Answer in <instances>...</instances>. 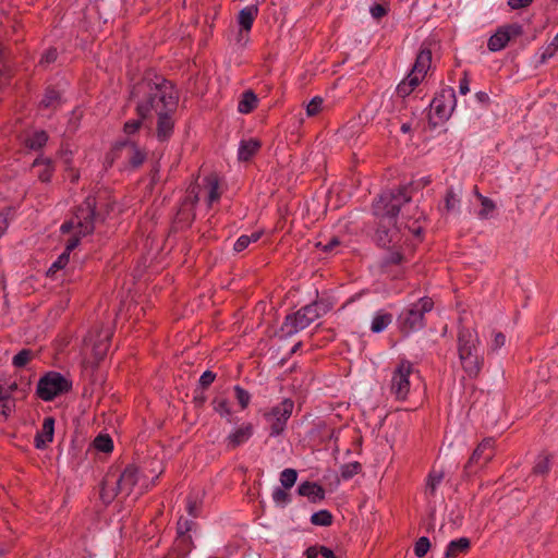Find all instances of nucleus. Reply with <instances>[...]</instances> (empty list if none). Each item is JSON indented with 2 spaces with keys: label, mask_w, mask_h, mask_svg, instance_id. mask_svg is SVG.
Masks as SVG:
<instances>
[{
  "label": "nucleus",
  "mask_w": 558,
  "mask_h": 558,
  "mask_svg": "<svg viewBox=\"0 0 558 558\" xmlns=\"http://www.w3.org/2000/svg\"><path fill=\"white\" fill-rule=\"evenodd\" d=\"M132 95L138 98L136 111L142 119L150 117L153 112L158 117V140L162 142L169 140L174 128L172 116L179 99L171 83L165 78H157L156 82L145 78L134 86Z\"/></svg>",
  "instance_id": "f257e3e1"
},
{
  "label": "nucleus",
  "mask_w": 558,
  "mask_h": 558,
  "mask_svg": "<svg viewBox=\"0 0 558 558\" xmlns=\"http://www.w3.org/2000/svg\"><path fill=\"white\" fill-rule=\"evenodd\" d=\"M95 219L96 198L88 196L76 207L73 216L61 225L60 230L62 233L71 234V238H77L80 242L81 238L93 233Z\"/></svg>",
  "instance_id": "f03ea898"
},
{
  "label": "nucleus",
  "mask_w": 558,
  "mask_h": 558,
  "mask_svg": "<svg viewBox=\"0 0 558 558\" xmlns=\"http://www.w3.org/2000/svg\"><path fill=\"white\" fill-rule=\"evenodd\" d=\"M478 337L475 330L462 327L458 332V353L462 368L469 377H476L482 368L483 359L478 354Z\"/></svg>",
  "instance_id": "7ed1b4c3"
},
{
  "label": "nucleus",
  "mask_w": 558,
  "mask_h": 558,
  "mask_svg": "<svg viewBox=\"0 0 558 558\" xmlns=\"http://www.w3.org/2000/svg\"><path fill=\"white\" fill-rule=\"evenodd\" d=\"M411 195L408 187H400L383 192L373 204L375 216L387 223H393L401 207L410 203Z\"/></svg>",
  "instance_id": "20e7f679"
},
{
  "label": "nucleus",
  "mask_w": 558,
  "mask_h": 558,
  "mask_svg": "<svg viewBox=\"0 0 558 558\" xmlns=\"http://www.w3.org/2000/svg\"><path fill=\"white\" fill-rule=\"evenodd\" d=\"M434 302L430 298H421L417 302L404 308L399 316L400 329L404 333L421 330L425 326L424 315L430 312Z\"/></svg>",
  "instance_id": "39448f33"
},
{
  "label": "nucleus",
  "mask_w": 558,
  "mask_h": 558,
  "mask_svg": "<svg viewBox=\"0 0 558 558\" xmlns=\"http://www.w3.org/2000/svg\"><path fill=\"white\" fill-rule=\"evenodd\" d=\"M293 409L294 401L290 398H284L280 403L264 412L263 416L268 424L270 437H278L286 430Z\"/></svg>",
  "instance_id": "423d86ee"
},
{
  "label": "nucleus",
  "mask_w": 558,
  "mask_h": 558,
  "mask_svg": "<svg viewBox=\"0 0 558 558\" xmlns=\"http://www.w3.org/2000/svg\"><path fill=\"white\" fill-rule=\"evenodd\" d=\"M418 376L414 365L402 360L393 369L390 380V391L398 400H405L411 391L412 377Z\"/></svg>",
  "instance_id": "0eeeda50"
},
{
  "label": "nucleus",
  "mask_w": 558,
  "mask_h": 558,
  "mask_svg": "<svg viewBox=\"0 0 558 558\" xmlns=\"http://www.w3.org/2000/svg\"><path fill=\"white\" fill-rule=\"evenodd\" d=\"M457 105V98L454 89L451 87L442 88L432 100L429 108V120L434 125H438L447 121L454 107Z\"/></svg>",
  "instance_id": "6e6552de"
},
{
  "label": "nucleus",
  "mask_w": 558,
  "mask_h": 558,
  "mask_svg": "<svg viewBox=\"0 0 558 558\" xmlns=\"http://www.w3.org/2000/svg\"><path fill=\"white\" fill-rule=\"evenodd\" d=\"M72 383L58 372H49L43 376L36 388L37 396L44 401H51L61 393L68 392Z\"/></svg>",
  "instance_id": "1a4fd4ad"
},
{
  "label": "nucleus",
  "mask_w": 558,
  "mask_h": 558,
  "mask_svg": "<svg viewBox=\"0 0 558 558\" xmlns=\"http://www.w3.org/2000/svg\"><path fill=\"white\" fill-rule=\"evenodd\" d=\"M319 317L316 303H312L301 307L294 314L288 315L282 324V330L292 336L314 323Z\"/></svg>",
  "instance_id": "9d476101"
},
{
  "label": "nucleus",
  "mask_w": 558,
  "mask_h": 558,
  "mask_svg": "<svg viewBox=\"0 0 558 558\" xmlns=\"http://www.w3.org/2000/svg\"><path fill=\"white\" fill-rule=\"evenodd\" d=\"M119 494L128 497L133 493L143 494L148 485L135 465H128L116 481Z\"/></svg>",
  "instance_id": "9b49d317"
},
{
  "label": "nucleus",
  "mask_w": 558,
  "mask_h": 558,
  "mask_svg": "<svg viewBox=\"0 0 558 558\" xmlns=\"http://www.w3.org/2000/svg\"><path fill=\"white\" fill-rule=\"evenodd\" d=\"M495 456V440L493 438H485L473 451L468 466L473 464L478 466L486 465Z\"/></svg>",
  "instance_id": "f8f14e48"
},
{
  "label": "nucleus",
  "mask_w": 558,
  "mask_h": 558,
  "mask_svg": "<svg viewBox=\"0 0 558 558\" xmlns=\"http://www.w3.org/2000/svg\"><path fill=\"white\" fill-rule=\"evenodd\" d=\"M258 14L257 5H247L239 12L238 22L241 29L238 35V41L245 45L248 40V33L252 29L253 23Z\"/></svg>",
  "instance_id": "ddd939ff"
},
{
  "label": "nucleus",
  "mask_w": 558,
  "mask_h": 558,
  "mask_svg": "<svg viewBox=\"0 0 558 558\" xmlns=\"http://www.w3.org/2000/svg\"><path fill=\"white\" fill-rule=\"evenodd\" d=\"M521 27L518 25L500 27L488 39L487 47L490 51H499L504 49L513 35H519Z\"/></svg>",
  "instance_id": "4468645a"
},
{
  "label": "nucleus",
  "mask_w": 558,
  "mask_h": 558,
  "mask_svg": "<svg viewBox=\"0 0 558 558\" xmlns=\"http://www.w3.org/2000/svg\"><path fill=\"white\" fill-rule=\"evenodd\" d=\"M254 435V426L252 423H244L241 426L234 428L227 437L226 445L230 449L247 442Z\"/></svg>",
  "instance_id": "2eb2a0df"
},
{
  "label": "nucleus",
  "mask_w": 558,
  "mask_h": 558,
  "mask_svg": "<svg viewBox=\"0 0 558 558\" xmlns=\"http://www.w3.org/2000/svg\"><path fill=\"white\" fill-rule=\"evenodd\" d=\"M123 151H125L130 165L134 168L140 167L146 158L145 153L142 151L134 143L129 141L121 142L114 147L116 154H122Z\"/></svg>",
  "instance_id": "dca6fc26"
},
{
  "label": "nucleus",
  "mask_w": 558,
  "mask_h": 558,
  "mask_svg": "<svg viewBox=\"0 0 558 558\" xmlns=\"http://www.w3.org/2000/svg\"><path fill=\"white\" fill-rule=\"evenodd\" d=\"M54 434V418L47 416L44 418L40 430L35 436V447L37 449H45L52 442Z\"/></svg>",
  "instance_id": "f3484780"
},
{
  "label": "nucleus",
  "mask_w": 558,
  "mask_h": 558,
  "mask_svg": "<svg viewBox=\"0 0 558 558\" xmlns=\"http://www.w3.org/2000/svg\"><path fill=\"white\" fill-rule=\"evenodd\" d=\"M430 65L432 51L427 48H422L416 56L415 62L411 69V73L424 80L430 69Z\"/></svg>",
  "instance_id": "a211bd4d"
},
{
  "label": "nucleus",
  "mask_w": 558,
  "mask_h": 558,
  "mask_svg": "<svg viewBox=\"0 0 558 558\" xmlns=\"http://www.w3.org/2000/svg\"><path fill=\"white\" fill-rule=\"evenodd\" d=\"M298 493L314 504L325 498V489L319 484L310 481L301 483L298 487Z\"/></svg>",
  "instance_id": "6ab92c4d"
},
{
  "label": "nucleus",
  "mask_w": 558,
  "mask_h": 558,
  "mask_svg": "<svg viewBox=\"0 0 558 558\" xmlns=\"http://www.w3.org/2000/svg\"><path fill=\"white\" fill-rule=\"evenodd\" d=\"M78 245L77 238H70L66 242L65 251L51 264L47 270L48 277H53L54 274L63 269L70 259V252Z\"/></svg>",
  "instance_id": "aec40b11"
},
{
  "label": "nucleus",
  "mask_w": 558,
  "mask_h": 558,
  "mask_svg": "<svg viewBox=\"0 0 558 558\" xmlns=\"http://www.w3.org/2000/svg\"><path fill=\"white\" fill-rule=\"evenodd\" d=\"M260 141L256 138L242 140L238 149L239 160L248 161L260 149Z\"/></svg>",
  "instance_id": "412c9836"
},
{
  "label": "nucleus",
  "mask_w": 558,
  "mask_h": 558,
  "mask_svg": "<svg viewBox=\"0 0 558 558\" xmlns=\"http://www.w3.org/2000/svg\"><path fill=\"white\" fill-rule=\"evenodd\" d=\"M471 547V542L468 537H460L451 541L445 551L446 558H460V556L468 554Z\"/></svg>",
  "instance_id": "4be33fe9"
},
{
  "label": "nucleus",
  "mask_w": 558,
  "mask_h": 558,
  "mask_svg": "<svg viewBox=\"0 0 558 558\" xmlns=\"http://www.w3.org/2000/svg\"><path fill=\"white\" fill-rule=\"evenodd\" d=\"M33 167H40V170L37 173L39 181L50 182L52 174L54 172V166L50 158L39 156L34 160Z\"/></svg>",
  "instance_id": "5701e85b"
},
{
  "label": "nucleus",
  "mask_w": 558,
  "mask_h": 558,
  "mask_svg": "<svg viewBox=\"0 0 558 558\" xmlns=\"http://www.w3.org/2000/svg\"><path fill=\"white\" fill-rule=\"evenodd\" d=\"M422 78L413 73H409L397 86V94L401 98H405L411 95L414 89L422 83Z\"/></svg>",
  "instance_id": "b1692460"
},
{
  "label": "nucleus",
  "mask_w": 558,
  "mask_h": 558,
  "mask_svg": "<svg viewBox=\"0 0 558 558\" xmlns=\"http://www.w3.org/2000/svg\"><path fill=\"white\" fill-rule=\"evenodd\" d=\"M204 191L206 192L208 206H211L220 199L219 182L217 177L209 175L204 179Z\"/></svg>",
  "instance_id": "393cba45"
},
{
  "label": "nucleus",
  "mask_w": 558,
  "mask_h": 558,
  "mask_svg": "<svg viewBox=\"0 0 558 558\" xmlns=\"http://www.w3.org/2000/svg\"><path fill=\"white\" fill-rule=\"evenodd\" d=\"M444 202V208L447 213H459L461 205V190H454L453 187L448 189Z\"/></svg>",
  "instance_id": "a878e982"
},
{
  "label": "nucleus",
  "mask_w": 558,
  "mask_h": 558,
  "mask_svg": "<svg viewBox=\"0 0 558 558\" xmlns=\"http://www.w3.org/2000/svg\"><path fill=\"white\" fill-rule=\"evenodd\" d=\"M392 323V315L383 310L375 313L372 324L371 330L374 333H379L384 331L390 324Z\"/></svg>",
  "instance_id": "bb28decb"
},
{
  "label": "nucleus",
  "mask_w": 558,
  "mask_h": 558,
  "mask_svg": "<svg viewBox=\"0 0 558 558\" xmlns=\"http://www.w3.org/2000/svg\"><path fill=\"white\" fill-rule=\"evenodd\" d=\"M257 96L252 90H246L242 94L238 104V111L243 114L252 112L257 106Z\"/></svg>",
  "instance_id": "cd10ccee"
},
{
  "label": "nucleus",
  "mask_w": 558,
  "mask_h": 558,
  "mask_svg": "<svg viewBox=\"0 0 558 558\" xmlns=\"http://www.w3.org/2000/svg\"><path fill=\"white\" fill-rule=\"evenodd\" d=\"M444 471L441 470H432L426 480L425 493L428 496H435L439 485L444 480Z\"/></svg>",
  "instance_id": "c85d7f7f"
},
{
  "label": "nucleus",
  "mask_w": 558,
  "mask_h": 558,
  "mask_svg": "<svg viewBox=\"0 0 558 558\" xmlns=\"http://www.w3.org/2000/svg\"><path fill=\"white\" fill-rule=\"evenodd\" d=\"M48 141V134L45 131H35L25 140V145L32 150L43 148Z\"/></svg>",
  "instance_id": "c756f323"
},
{
  "label": "nucleus",
  "mask_w": 558,
  "mask_h": 558,
  "mask_svg": "<svg viewBox=\"0 0 558 558\" xmlns=\"http://www.w3.org/2000/svg\"><path fill=\"white\" fill-rule=\"evenodd\" d=\"M193 547L191 535L177 536L174 541V550L178 553L179 558H184Z\"/></svg>",
  "instance_id": "7c9ffc66"
},
{
  "label": "nucleus",
  "mask_w": 558,
  "mask_h": 558,
  "mask_svg": "<svg viewBox=\"0 0 558 558\" xmlns=\"http://www.w3.org/2000/svg\"><path fill=\"white\" fill-rule=\"evenodd\" d=\"M263 235V231H254L250 235L243 234L238 238L233 245V250L235 252H242L244 251L251 243L257 242Z\"/></svg>",
  "instance_id": "2f4dec72"
},
{
  "label": "nucleus",
  "mask_w": 558,
  "mask_h": 558,
  "mask_svg": "<svg viewBox=\"0 0 558 558\" xmlns=\"http://www.w3.org/2000/svg\"><path fill=\"white\" fill-rule=\"evenodd\" d=\"M59 158L63 162L65 170H70L72 172L71 180L73 182L78 180V174L74 172L73 168V151L69 148V146H61L59 150Z\"/></svg>",
  "instance_id": "473e14b6"
},
{
  "label": "nucleus",
  "mask_w": 558,
  "mask_h": 558,
  "mask_svg": "<svg viewBox=\"0 0 558 558\" xmlns=\"http://www.w3.org/2000/svg\"><path fill=\"white\" fill-rule=\"evenodd\" d=\"M94 448L97 451L109 453L113 450V441L107 434L98 435L93 441Z\"/></svg>",
  "instance_id": "72a5a7b5"
},
{
  "label": "nucleus",
  "mask_w": 558,
  "mask_h": 558,
  "mask_svg": "<svg viewBox=\"0 0 558 558\" xmlns=\"http://www.w3.org/2000/svg\"><path fill=\"white\" fill-rule=\"evenodd\" d=\"M475 194L478 197V199L481 201V205H482V208L478 211L480 219L484 220V219L489 218V216L496 208L494 202L490 198L483 196L481 193H478L477 190H475Z\"/></svg>",
  "instance_id": "f704fd0d"
},
{
  "label": "nucleus",
  "mask_w": 558,
  "mask_h": 558,
  "mask_svg": "<svg viewBox=\"0 0 558 558\" xmlns=\"http://www.w3.org/2000/svg\"><path fill=\"white\" fill-rule=\"evenodd\" d=\"M332 514L329 510H319L311 517V523L317 526H329L332 524Z\"/></svg>",
  "instance_id": "c9c22d12"
},
{
  "label": "nucleus",
  "mask_w": 558,
  "mask_h": 558,
  "mask_svg": "<svg viewBox=\"0 0 558 558\" xmlns=\"http://www.w3.org/2000/svg\"><path fill=\"white\" fill-rule=\"evenodd\" d=\"M118 494L119 493L117 490L116 482L110 483V481L107 478L104 482L101 490H100V497H101L102 501L106 504H110Z\"/></svg>",
  "instance_id": "e433bc0d"
},
{
  "label": "nucleus",
  "mask_w": 558,
  "mask_h": 558,
  "mask_svg": "<svg viewBox=\"0 0 558 558\" xmlns=\"http://www.w3.org/2000/svg\"><path fill=\"white\" fill-rule=\"evenodd\" d=\"M213 407H214L215 412H217L222 417H227L228 421L231 422L232 410H231L228 399H226V398L215 399L213 401Z\"/></svg>",
  "instance_id": "4c0bfd02"
},
{
  "label": "nucleus",
  "mask_w": 558,
  "mask_h": 558,
  "mask_svg": "<svg viewBox=\"0 0 558 558\" xmlns=\"http://www.w3.org/2000/svg\"><path fill=\"white\" fill-rule=\"evenodd\" d=\"M35 356V353L29 349H23L16 353L12 359V364L16 368H22L27 365Z\"/></svg>",
  "instance_id": "58836bf2"
},
{
  "label": "nucleus",
  "mask_w": 558,
  "mask_h": 558,
  "mask_svg": "<svg viewBox=\"0 0 558 558\" xmlns=\"http://www.w3.org/2000/svg\"><path fill=\"white\" fill-rule=\"evenodd\" d=\"M361 471L362 465L357 461L345 463L340 469L341 477L343 480H350L356 474H359Z\"/></svg>",
  "instance_id": "ea45409f"
},
{
  "label": "nucleus",
  "mask_w": 558,
  "mask_h": 558,
  "mask_svg": "<svg viewBox=\"0 0 558 558\" xmlns=\"http://www.w3.org/2000/svg\"><path fill=\"white\" fill-rule=\"evenodd\" d=\"M298 478V473L294 469H284L280 473V483L283 488L289 489L291 488Z\"/></svg>",
  "instance_id": "a19ab883"
},
{
  "label": "nucleus",
  "mask_w": 558,
  "mask_h": 558,
  "mask_svg": "<svg viewBox=\"0 0 558 558\" xmlns=\"http://www.w3.org/2000/svg\"><path fill=\"white\" fill-rule=\"evenodd\" d=\"M550 470V459L547 454H539L536 459L533 472L535 474L544 475Z\"/></svg>",
  "instance_id": "79ce46f5"
},
{
  "label": "nucleus",
  "mask_w": 558,
  "mask_h": 558,
  "mask_svg": "<svg viewBox=\"0 0 558 558\" xmlns=\"http://www.w3.org/2000/svg\"><path fill=\"white\" fill-rule=\"evenodd\" d=\"M60 100L59 93L53 88H48L40 101V106L44 108L54 107Z\"/></svg>",
  "instance_id": "37998d69"
},
{
  "label": "nucleus",
  "mask_w": 558,
  "mask_h": 558,
  "mask_svg": "<svg viewBox=\"0 0 558 558\" xmlns=\"http://www.w3.org/2000/svg\"><path fill=\"white\" fill-rule=\"evenodd\" d=\"M233 389L235 399L239 402L241 409H246L251 402V393L239 385L234 386Z\"/></svg>",
  "instance_id": "c03bdc74"
},
{
  "label": "nucleus",
  "mask_w": 558,
  "mask_h": 558,
  "mask_svg": "<svg viewBox=\"0 0 558 558\" xmlns=\"http://www.w3.org/2000/svg\"><path fill=\"white\" fill-rule=\"evenodd\" d=\"M109 348V333H106L104 339L93 345V352L97 360H101Z\"/></svg>",
  "instance_id": "a18cd8bd"
},
{
  "label": "nucleus",
  "mask_w": 558,
  "mask_h": 558,
  "mask_svg": "<svg viewBox=\"0 0 558 558\" xmlns=\"http://www.w3.org/2000/svg\"><path fill=\"white\" fill-rule=\"evenodd\" d=\"M430 548V542L429 539L426 537V536H422L420 537L416 542H415V545H414V554L418 557V558H422L424 557L427 551L429 550Z\"/></svg>",
  "instance_id": "49530a36"
},
{
  "label": "nucleus",
  "mask_w": 558,
  "mask_h": 558,
  "mask_svg": "<svg viewBox=\"0 0 558 558\" xmlns=\"http://www.w3.org/2000/svg\"><path fill=\"white\" fill-rule=\"evenodd\" d=\"M195 522L193 520L180 518L177 523V536L190 535L189 533L193 530Z\"/></svg>",
  "instance_id": "de8ad7c7"
},
{
  "label": "nucleus",
  "mask_w": 558,
  "mask_h": 558,
  "mask_svg": "<svg viewBox=\"0 0 558 558\" xmlns=\"http://www.w3.org/2000/svg\"><path fill=\"white\" fill-rule=\"evenodd\" d=\"M272 500L276 505L284 507L287 504L290 502V496L286 492V488L277 487L272 492Z\"/></svg>",
  "instance_id": "09e8293b"
},
{
  "label": "nucleus",
  "mask_w": 558,
  "mask_h": 558,
  "mask_svg": "<svg viewBox=\"0 0 558 558\" xmlns=\"http://www.w3.org/2000/svg\"><path fill=\"white\" fill-rule=\"evenodd\" d=\"M323 102L324 100L322 97H314L306 106V114L308 117H314L322 111Z\"/></svg>",
  "instance_id": "8fccbe9b"
},
{
  "label": "nucleus",
  "mask_w": 558,
  "mask_h": 558,
  "mask_svg": "<svg viewBox=\"0 0 558 558\" xmlns=\"http://www.w3.org/2000/svg\"><path fill=\"white\" fill-rule=\"evenodd\" d=\"M186 511L192 518H197L201 513V502L196 497L189 496L186 498Z\"/></svg>",
  "instance_id": "3c124183"
},
{
  "label": "nucleus",
  "mask_w": 558,
  "mask_h": 558,
  "mask_svg": "<svg viewBox=\"0 0 558 558\" xmlns=\"http://www.w3.org/2000/svg\"><path fill=\"white\" fill-rule=\"evenodd\" d=\"M506 344V336L501 331H494L489 350L497 351Z\"/></svg>",
  "instance_id": "603ef678"
},
{
  "label": "nucleus",
  "mask_w": 558,
  "mask_h": 558,
  "mask_svg": "<svg viewBox=\"0 0 558 558\" xmlns=\"http://www.w3.org/2000/svg\"><path fill=\"white\" fill-rule=\"evenodd\" d=\"M340 245V241L337 236H332L326 243L318 242L317 246L322 247L325 253H333L335 250Z\"/></svg>",
  "instance_id": "864d4df0"
},
{
  "label": "nucleus",
  "mask_w": 558,
  "mask_h": 558,
  "mask_svg": "<svg viewBox=\"0 0 558 558\" xmlns=\"http://www.w3.org/2000/svg\"><path fill=\"white\" fill-rule=\"evenodd\" d=\"M142 124V118L141 119H133L124 123V132L129 135L136 133Z\"/></svg>",
  "instance_id": "5fc2aeb1"
},
{
  "label": "nucleus",
  "mask_w": 558,
  "mask_h": 558,
  "mask_svg": "<svg viewBox=\"0 0 558 558\" xmlns=\"http://www.w3.org/2000/svg\"><path fill=\"white\" fill-rule=\"evenodd\" d=\"M459 93L461 95L470 93V76L466 71L463 72L462 77L459 81Z\"/></svg>",
  "instance_id": "6e6d98bb"
},
{
  "label": "nucleus",
  "mask_w": 558,
  "mask_h": 558,
  "mask_svg": "<svg viewBox=\"0 0 558 558\" xmlns=\"http://www.w3.org/2000/svg\"><path fill=\"white\" fill-rule=\"evenodd\" d=\"M215 378H216L215 373H213L211 371H205L199 377V385L203 388H207L208 386H210L214 383Z\"/></svg>",
  "instance_id": "4d7b16f0"
},
{
  "label": "nucleus",
  "mask_w": 558,
  "mask_h": 558,
  "mask_svg": "<svg viewBox=\"0 0 558 558\" xmlns=\"http://www.w3.org/2000/svg\"><path fill=\"white\" fill-rule=\"evenodd\" d=\"M397 233L396 229L389 230V231H381L378 230V241L383 243V245H386L388 243H391L393 241V234Z\"/></svg>",
  "instance_id": "13d9d810"
},
{
  "label": "nucleus",
  "mask_w": 558,
  "mask_h": 558,
  "mask_svg": "<svg viewBox=\"0 0 558 558\" xmlns=\"http://www.w3.org/2000/svg\"><path fill=\"white\" fill-rule=\"evenodd\" d=\"M1 403H2L1 404V414L4 417H8L12 413L14 408H15L14 400L13 399H7V400L2 401Z\"/></svg>",
  "instance_id": "bf43d9fd"
},
{
  "label": "nucleus",
  "mask_w": 558,
  "mask_h": 558,
  "mask_svg": "<svg viewBox=\"0 0 558 558\" xmlns=\"http://www.w3.org/2000/svg\"><path fill=\"white\" fill-rule=\"evenodd\" d=\"M371 14L374 19L379 20L387 14V10L381 4H374L371 7Z\"/></svg>",
  "instance_id": "052dcab7"
},
{
  "label": "nucleus",
  "mask_w": 558,
  "mask_h": 558,
  "mask_svg": "<svg viewBox=\"0 0 558 558\" xmlns=\"http://www.w3.org/2000/svg\"><path fill=\"white\" fill-rule=\"evenodd\" d=\"M557 51L558 50L555 47L548 44L541 53V62H546L548 59L554 57Z\"/></svg>",
  "instance_id": "680f3d73"
},
{
  "label": "nucleus",
  "mask_w": 558,
  "mask_h": 558,
  "mask_svg": "<svg viewBox=\"0 0 558 558\" xmlns=\"http://www.w3.org/2000/svg\"><path fill=\"white\" fill-rule=\"evenodd\" d=\"M533 0H508V5L512 10H519L529 7Z\"/></svg>",
  "instance_id": "e2e57ef3"
},
{
  "label": "nucleus",
  "mask_w": 558,
  "mask_h": 558,
  "mask_svg": "<svg viewBox=\"0 0 558 558\" xmlns=\"http://www.w3.org/2000/svg\"><path fill=\"white\" fill-rule=\"evenodd\" d=\"M423 218V214L421 213L417 217H415V221L413 226H407L409 231L412 232L415 236H420L422 232V227L418 225L420 220Z\"/></svg>",
  "instance_id": "0e129e2a"
},
{
  "label": "nucleus",
  "mask_w": 558,
  "mask_h": 558,
  "mask_svg": "<svg viewBox=\"0 0 558 558\" xmlns=\"http://www.w3.org/2000/svg\"><path fill=\"white\" fill-rule=\"evenodd\" d=\"M57 58V51L54 49L48 50L41 59V62L50 63L53 62Z\"/></svg>",
  "instance_id": "69168bd1"
},
{
  "label": "nucleus",
  "mask_w": 558,
  "mask_h": 558,
  "mask_svg": "<svg viewBox=\"0 0 558 558\" xmlns=\"http://www.w3.org/2000/svg\"><path fill=\"white\" fill-rule=\"evenodd\" d=\"M8 227H9V222H8L7 216L3 214H0V239L8 230Z\"/></svg>",
  "instance_id": "338daca9"
},
{
  "label": "nucleus",
  "mask_w": 558,
  "mask_h": 558,
  "mask_svg": "<svg viewBox=\"0 0 558 558\" xmlns=\"http://www.w3.org/2000/svg\"><path fill=\"white\" fill-rule=\"evenodd\" d=\"M475 98L478 102L487 105L489 102V96L486 92H477Z\"/></svg>",
  "instance_id": "774afa93"
}]
</instances>
